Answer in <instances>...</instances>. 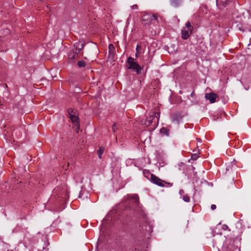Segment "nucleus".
Segmentation results:
<instances>
[{
  "instance_id": "nucleus-18",
  "label": "nucleus",
  "mask_w": 251,
  "mask_h": 251,
  "mask_svg": "<svg viewBox=\"0 0 251 251\" xmlns=\"http://www.w3.org/2000/svg\"><path fill=\"white\" fill-rule=\"evenodd\" d=\"M119 128L118 125L117 123H114L112 127V129L113 132H116Z\"/></svg>"
},
{
  "instance_id": "nucleus-17",
  "label": "nucleus",
  "mask_w": 251,
  "mask_h": 251,
  "mask_svg": "<svg viewBox=\"0 0 251 251\" xmlns=\"http://www.w3.org/2000/svg\"><path fill=\"white\" fill-rule=\"evenodd\" d=\"M76 110L75 109L69 108L68 109V112L69 116H71V115H74L76 114Z\"/></svg>"
},
{
  "instance_id": "nucleus-6",
  "label": "nucleus",
  "mask_w": 251,
  "mask_h": 251,
  "mask_svg": "<svg viewBox=\"0 0 251 251\" xmlns=\"http://www.w3.org/2000/svg\"><path fill=\"white\" fill-rule=\"evenodd\" d=\"M151 181L154 184L161 186V187H164V183H167V182H165L164 181L161 180L159 178H158L157 176H156L155 175L153 174L151 175ZM168 184H170V183H167Z\"/></svg>"
},
{
  "instance_id": "nucleus-1",
  "label": "nucleus",
  "mask_w": 251,
  "mask_h": 251,
  "mask_svg": "<svg viewBox=\"0 0 251 251\" xmlns=\"http://www.w3.org/2000/svg\"><path fill=\"white\" fill-rule=\"evenodd\" d=\"M75 49L71 50L68 54V60L70 63L75 62V59L78 57V54L83 49L84 43L77 42L74 45Z\"/></svg>"
},
{
  "instance_id": "nucleus-12",
  "label": "nucleus",
  "mask_w": 251,
  "mask_h": 251,
  "mask_svg": "<svg viewBox=\"0 0 251 251\" xmlns=\"http://www.w3.org/2000/svg\"><path fill=\"white\" fill-rule=\"evenodd\" d=\"M233 25L239 30L244 31L242 24L238 21H234Z\"/></svg>"
},
{
  "instance_id": "nucleus-13",
  "label": "nucleus",
  "mask_w": 251,
  "mask_h": 251,
  "mask_svg": "<svg viewBox=\"0 0 251 251\" xmlns=\"http://www.w3.org/2000/svg\"><path fill=\"white\" fill-rule=\"evenodd\" d=\"M109 52L110 54H114L115 47L114 45L112 44H110L108 46Z\"/></svg>"
},
{
  "instance_id": "nucleus-5",
  "label": "nucleus",
  "mask_w": 251,
  "mask_h": 251,
  "mask_svg": "<svg viewBox=\"0 0 251 251\" xmlns=\"http://www.w3.org/2000/svg\"><path fill=\"white\" fill-rule=\"evenodd\" d=\"M127 62L128 65V69L133 70L134 71L136 72L137 74H141L142 68L137 63L134 61L133 58L129 57L127 58Z\"/></svg>"
},
{
  "instance_id": "nucleus-31",
  "label": "nucleus",
  "mask_w": 251,
  "mask_h": 251,
  "mask_svg": "<svg viewBox=\"0 0 251 251\" xmlns=\"http://www.w3.org/2000/svg\"><path fill=\"white\" fill-rule=\"evenodd\" d=\"M224 228L226 229V228H228V226L226 225H224Z\"/></svg>"
},
{
  "instance_id": "nucleus-32",
  "label": "nucleus",
  "mask_w": 251,
  "mask_h": 251,
  "mask_svg": "<svg viewBox=\"0 0 251 251\" xmlns=\"http://www.w3.org/2000/svg\"><path fill=\"white\" fill-rule=\"evenodd\" d=\"M135 56H136V57H137V56H138L137 53H136Z\"/></svg>"
},
{
  "instance_id": "nucleus-10",
  "label": "nucleus",
  "mask_w": 251,
  "mask_h": 251,
  "mask_svg": "<svg viewBox=\"0 0 251 251\" xmlns=\"http://www.w3.org/2000/svg\"><path fill=\"white\" fill-rule=\"evenodd\" d=\"M70 119L71 120L72 123L77 127H79V117L76 114L74 115H71V116H69Z\"/></svg>"
},
{
  "instance_id": "nucleus-19",
  "label": "nucleus",
  "mask_w": 251,
  "mask_h": 251,
  "mask_svg": "<svg viewBox=\"0 0 251 251\" xmlns=\"http://www.w3.org/2000/svg\"><path fill=\"white\" fill-rule=\"evenodd\" d=\"M182 199L185 202H189L190 201V197L188 195L183 196Z\"/></svg>"
},
{
  "instance_id": "nucleus-29",
  "label": "nucleus",
  "mask_w": 251,
  "mask_h": 251,
  "mask_svg": "<svg viewBox=\"0 0 251 251\" xmlns=\"http://www.w3.org/2000/svg\"><path fill=\"white\" fill-rule=\"evenodd\" d=\"M197 140L199 142H201V140L200 138H197Z\"/></svg>"
},
{
  "instance_id": "nucleus-7",
  "label": "nucleus",
  "mask_w": 251,
  "mask_h": 251,
  "mask_svg": "<svg viewBox=\"0 0 251 251\" xmlns=\"http://www.w3.org/2000/svg\"><path fill=\"white\" fill-rule=\"evenodd\" d=\"M218 97V95L213 92L206 93L205 95V98L209 100L210 103H214L216 101V99Z\"/></svg>"
},
{
  "instance_id": "nucleus-16",
  "label": "nucleus",
  "mask_w": 251,
  "mask_h": 251,
  "mask_svg": "<svg viewBox=\"0 0 251 251\" xmlns=\"http://www.w3.org/2000/svg\"><path fill=\"white\" fill-rule=\"evenodd\" d=\"M77 65L79 68L84 67L86 66V63L83 60H80L77 62Z\"/></svg>"
},
{
  "instance_id": "nucleus-33",
  "label": "nucleus",
  "mask_w": 251,
  "mask_h": 251,
  "mask_svg": "<svg viewBox=\"0 0 251 251\" xmlns=\"http://www.w3.org/2000/svg\"><path fill=\"white\" fill-rule=\"evenodd\" d=\"M226 170L227 171H228V170H229V169H228L227 168H226Z\"/></svg>"
},
{
  "instance_id": "nucleus-3",
  "label": "nucleus",
  "mask_w": 251,
  "mask_h": 251,
  "mask_svg": "<svg viewBox=\"0 0 251 251\" xmlns=\"http://www.w3.org/2000/svg\"><path fill=\"white\" fill-rule=\"evenodd\" d=\"M160 113L158 112H154L152 115L147 118L146 121V125L148 126H152L153 127H156L159 122V118Z\"/></svg>"
},
{
  "instance_id": "nucleus-26",
  "label": "nucleus",
  "mask_w": 251,
  "mask_h": 251,
  "mask_svg": "<svg viewBox=\"0 0 251 251\" xmlns=\"http://www.w3.org/2000/svg\"><path fill=\"white\" fill-rule=\"evenodd\" d=\"M194 95H195V92H194V91H193L191 93V95H190V96H191V97H193L194 96Z\"/></svg>"
},
{
  "instance_id": "nucleus-14",
  "label": "nucleus",
  "mask_w": 251,
  "mask_h": 251,
  "mask_svg": "<svg viewBox=\"0 0 251 251\" xmlns=\"http://www.w3.org/2000/svg\"><path fill=\"white\" fill-rule=\"evenodd\" d=\"M104 150V148L103 147H100V149L98 150L97 153L99 158H101V155L103 153Z\"/></svg>"
},
{
  "instance_id": "nucleus-4",
  "label": "nucleus",
  "mask_w": 251,
  "mask_h": 251,
  "mask_svg": "<svg viewBox=\"0 0 251 251\" xmlns=\"http://www.w3.org/2000/svg\"><path fill=\"white\" fill-rule=\"evenodd\" d=\"M193 26L191 24L189 21H187L185 24V26L181 30V38L186 40L190 36L193 30Z\"/></svg>"
},
{
  "instance_id": "nucleus-25",
  "label": "nucleus",
  "mask_w": 251,
  "mask_h": 251,
  "mask_svg": "<svg viewBox=\"0 0 251 251\" xmlns=\"http://www.w3.org/2000/svg\"><path fill=\"white\" fill-rule=\"evenodd\" d=\"M131 8L132 9H138V6L137 4H134L131 6Z\"/></svg>"
},
{
  "instance_id": "nucleus-2",
  "label": "nucleus",
  "mask_w": 251,
  "mask_h": 251,
  "mask_svg": "<svg viewBox=\"0 0 251 251\" xmlns=\"http://www.w3.org/2000/svg\"><path fill=\"white\" fill-rule=\"evenodd\" d=\"M126 203L132 204V206H129V208L134 211H138L141 208L139 203V198L137 194L127 195V199L126 201Z\"/></svg>"
},
{
  "instance_id": "nucleus-30",
  "label": "nucleus",
  "mask_w": 251,
  "mask_h": 251,
  "mask_svg": "<svg viewBox=\"0 0 251 251\" xmlns=\"http://www.w3.org/2000/svg\"><path fill=\"white\" fill-rule=\"evenodd\" d=\"M224 228L226 229V228H228V226L226 225H224Z\"/></svg>"
},
{
  "instance_id": "nucleus-24",
  "label": "nucleus",
  "mask_w": 251,
  "mask_h": 251,
  "mask_svg": "<svg viewBox=\"0 0 251 251\" xmlns=\"http://www.w3.org/2000/svg\"><path fill=\"white\" fill-rule=\"evenodd\" d=\"M216 205L215 204H212L211 205V209L212 210H214L216 209Z\"/></svg>"
},
{
  "instance_id": "nucleus-34",
  "label": "nucleus",
  "mask_w": 251,
  "mask_h": 251,
  "mask_svg": "<svg viewBox=\"0 0 251 251\" xmlns=\"http://www.w3.org/2000/svg\"><path fill=\"white\" fill-rule=\"evenodd\" d=\"M250 228L251 229V226Z\"/></svg>"
},
{
  "instance_id": "nucleus-15",
  "label": "nucleus",
  "mask_w": 251,
  "mask_h": 251,
  "mask_svg": "<svg viewBox=\"0 0 251 251\" xmlns=\"http://www.w3.org/2000/svg\"><path fill=\"white\" fill-rule=\"evenodd\" d=\"M160 132L166 136H169V130L165 127H162L161 128Z\"/></svg>"
},
{
  "instance_id": "nucleus-9",
  "label": "nucleus",
  "mask_w": 251,
  "mask_h": 251,
  "mask_svg": "<svg viewBox=\"0 0 251 251\" xmlns=\"http://www.w3.org/2000/svg\"><path fill=\"white\" fill-rule=\"evenodd\" d=\"M183 118V116L180 113L177 112L172 115V119L173 122L179 123Z\"/></svg>"
},
{
  "instance_id": "nucleus-23",
  "label": "nucleus",
  "mask_w": 251,
  "mask_h": 251,
  "mask_svg": "<svg viewBox=\"0 0 251 251\" xmlns=\"http://www.w3.org/2000/svg\"><path fill=\"white\" fill-rule=\"evenodd\" d=\"M7 248L6 246H3L1 249H0V251H7Z\"/></svg>"
},
{
  "instance_id": "nucleus-22",
  "label": "nucleus",
  "mask_w": 251,
  "mask_h": 251,
  "mask_svg": "<svg viewBox=\"0 0 251 251\" xmlns=\"http://www.w3.org/2000/svg\"><path fill=\"white\" fill-rule=\"evenodd\" d=\"M231 251H240V248H239L237 246L236 247H233V249H231Z\"/></svg>"
},
{
  "instance_id": "nucleus-27",
  "label": "nucleus",
  "mask_w": 251,
  "mask_h": 251,
  "mask_svg": "<svg viewBox=\"0 0 251 251\" xmlns=\"http://www.w3.org/2000/svg\"><path fill=\"white\" fill-rule=\"evenodd\" d=\"M4 31H5L6 33H9V30L8 29H4Z\"/></svg>"
},
{
  "instance_id": "nucleus-21",
  "label": "nucleus",
  "mask_w": 251,
  "mask_h": 251,
  "mask_svg": "<svg viewBox=\"0 0 251 251\" xmlns=\"http://www.w3.org/2000/svg\"><path fill=\"white\" fill-rule=\"evenodd\" d=\"M142 50V48L139 45H137L136 46V50L137 52H140Z\"/></svg>"
},
{
  "instance_id": "nucleus-20",
  "label": "nucleus",
  "mask_w": 251,
  "mask_h": 251,
  "mask_svg": "<svg viewBox=\"0 0 251 251\" xmlns=\"http://www.w3.org/2000/svg\"><path fill=\"white\" fill-rule=\"evenodd\" d=\"M198 157V155L196 154H193L191 156V159L192 160H196Z\"/></svg>"
},
{
  "instance_id": "nucleus-28",
  "label": "nucleus",
  "mask_w": 251,
  "mask_h": 251,
  "mask_svg": "<svg viewBox=\"0 0 251 251\" xmlns=\"http://www.w3.org/2000/svg\"><path fill=\"white\" fill-rule=\"evenodd\" d=\"M184 193V191L183 190H179V194L180 195H181L182 194H183Z\"/></svg>"
},
{
  "instance_id": "nucleus-8",
  "label": "nucleus",
  "mask_w": 251,
  "mask_h": 251,
  "mask_svg": "<svg viewBox=\"0 0 251 251\" xmlns=\"http://www.w3.org/2000/svg\"><path fill=\"white\" fill-rule=\"evenodd\" d=\"M157 17L155 15H150L147 14L143 16V21L147 22L146 24H149L153 20H156Z\"/></svg>"
},
{
  "instance_id": "nucleus-11",
  "label": "nucleus",
  "mask_w": 251,
  "mask_h": 251,
  "mask_svg": "<svg viewBox=\"0 0 251 251\" xmlns=\"http://www.w3.org/2000/svg\"><path fill=\"white\" fill-rule=\"evenodd\" d=\"M182 1V0H170V4L172 6L177 8L181 5Z\"/></svg>"
}]
</instances>
